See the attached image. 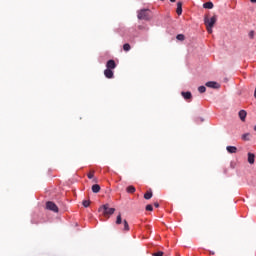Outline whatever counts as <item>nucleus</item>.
<instances>
[{
  "label": "nucleus",
  "instance_id": "obj_1",
  "mask_svg": "<svg viewBox=\"0 0 256 256\" xmlns=\"http://www.w3.org/2000/svg\"><path fill=\"white\" fill-rule=\"evenodd\" d=\"M215 23H217V16H213L212 18H204V24L206 26L208 33H213V27H215Z\"/></svg>",
  "mask_w": 256,
  "mask_h": 256
},
{
  "label": "nucleus",
  "instance_id": "obj_2",
  "mask_svg": "<svg viewBox=\"0 0 256 256\" xmlns=\"http://www.w3.org/2000/svg\"><path fill=\"white\" fill-rule=\"evenodd\" d=\"M137 18L140 19V21H151V10L142 9L138 11Z\"/></svg>",
  "mask_w": 256,
  "mask_h": 256
},
{
  "label": "nucleus",
  "instance_id": "obj_3",
  "mask_svg": "<svg viewBox=\"0 0 256 256\" xmlns=\"http://www.w3.org/2000/svg\"><path fill=\"white\" fill-rule=\"evenodd\" d=\"M99 211H102L104 217L110 218L113 213H115V208H110L109 204H104L99 208Z\"/></svg>",
  "mask_w": 256,
  "mask_h": 256
},
{
  "label": "nucleus",
  "instance_id": "obj_4",
  "mask_svg": "<svg viewBox=\"0 0 256 256\" xmlns=\"http://www.w3.org/2000/svg\"><path fill=\"white\" fill-rule=\"evenodd\" d=\"M46 209L49 211H53L54 213H59V207H57V204L55 202L48 201L46 203Z\"/></svg>",
  "mask_w": 256,
  "mask_h": 256
},
{
  "label": "nucleus",
  "instance_id": "obj_5",
  "mask_svg": "<svg viewBox=\"0 0 256 256\" xmlns=\"http://www.w3.org/2000/svg\"><path fill=\"white\" fill-rule=\"evenodd\" d=\"M206 87H210L211 89H219L221 86L217 82L210 81L206 83Z\"/></svg>",
  "mask_w": 256,
  "mask_h": 256
},
{
  "label": "nucleus",
  "instance_id": "obj_6",
  "mask_svg": "<svg viewBox=\"0 0 256 256\" xmlns=\"http://www.w3.org/2000/svg\"><path fill=\"white\" fill-rule=\"evenodd\" d=\"M106 67L107 69H115V67H117V64L115 63V60H108L106 63Z\"/></svg>",
  "mask_w": 256,
  "mask_h": 256
},
{
  "label": "nucleus",
  "instance_id": "obj_7",
  "mask_svg": "<svg viewBox=\"0 0 256 256\" xmlns=\"http://www.w3.org/2000/svg\"><path fill=\"white\" fill-rule=\"evenodd\" d=\"M104 75L107 79H113V70L106 68V70H104Z\"/></svg>",
  "mask_w": 256,
  "mask_h": 256
},
{
  "label": "nucleus",
  "instance_id": "obj_8",
  "mask_svg": "<svg viewBox=\"0 0 256 256\" xmlns=\"http://www.w3.org/2000/svg\"><path fill=\"white\" fill-rule=\"evenodd\" d=\"M176 13H177V15L183 14V2H177Z\"/></svg>",
  "mask_w": 256,
  "mask_h": 256
},
{
  "label": "nucleus",
  "instance_id": "obj_9",
  "mask_svg": "<svg viewBox=\"0 0 256 256\" xmlns=\"http://www.w3.org/2000/svg\"><path fill=\"white\" fill-rule=\"evenodd\" d=\"M248 163H250V165H253V163H255V154L248 153Z\"/></svg>",
  "mask_w": 256,
  "mask_h": 256
},
{
  "label": "nucleus",
  "instance_id": "obj_10",
  "mask_svg": "<svg viewBox=\"0 0 256 256\" xmlns=\"http://www.w3.org/2000/svg\"><path fill=\"white\" fill-rule=\"evenodd\" d=\"M239 117L241 119V121H245L246 117H247V111L245 110H240L239 111Z\"/></svg>",
  "mask_w": 256,
  "mask_h": 256
},
{
  "label": "nucleus",
  "instance_id": "obj_11",
  "mask_svg": "<svg viewBox=\"0 0 256 256\" xmlns=\"http://www.w3.org/2000/svg\"><path fill=\"white\" fill-rule=\"evenodd\" d=\"M181 95L184 99L188 100L191 99L193 97V95L191 94V92H181Z\"/></svg>",
  "mask_w": 256,
  "mask_h": 256
},
{
  "label": "nucleus",
  "instance_id": "obj_12",
  "mask_svg": "<svg viewBox=\"0 0 256 256\" xmlns=\"http://www.w3.org/2000/svg\"><path fill=\"white\" fill-rule=\"evenodd\" d=\"M226 151H228V153H237V147H235V146H227L226 147Z\"/></svg>",
  "mask_w": 256,
  "mask_h": 256
},
{
  "label": "nucleus",
  "instance_id": "obj_13",
  "mask_svg": "<svg viewBox=\"0 0 256 256\" xmlns=\"http://www.w3.org/2000/svg\"><path fill=\"white\" fill-rule=\"evenodd\" d=\"M92 191H93L94 193H99V191H101V186H99V184H94V185L92 186Z\"/></svg>",
  "mask_w": 256,
  "mask_h": 256
},
{
  "label": "nucleus",
  "instance_id": "obj_14",
  "mask_svg": "<svg viewBox=\"0 0 256 256\" xmlns=\"http://www.w3.org/2000/svg\"><path fill=\"white\" fill-rule=\"evenodd\" d=\"M204 9H213V2H206L203 4Z\"/></svg>",
  "mask_w": 256,
  "mask_h": 256
},
{
  "label": "nucleus",
  "instance_id": "obj_15",
  "mask_svg": "<svg viewBox=\"0 0 256 256\" xmlns=\"http://www.w3.org/2000/svg\"><path fill=\"white\" fill-rule=\"evenodd\" d=\"M151 197H153V192H151V191H148L144 194V199H146V200L151 199Z\"/></svg>",
  "mask_w": 256,
  "mask_h": 256
},
{
  "label": "nucleus",
  "instance_id": "obj_16",
  "mask_svg": "<svg viewBox=\"0 0 256 256\" xmlns=\"http://www.w3.org/2000/svg\"><path fill=\"white\" fill-rule=\"evenodd\" d=\"M127 193H135L136 189L135 186H128L126 188Z\"/></svg>",
  "mask_w": 256,
  "mask_h": 256
},
{
  "label": "nucleus",
  "instance_id": "obj_17",
  "mask_svg": "<svg viewBox=\"0 0 256 256\" xmlns=\"http://www.w3.org/2000/svg\"><path fill=\"white\" fill-rule=\"evenodd\" d=\"M121 223H123V219L121 218V213H119L116 218V225H121Z\"/></svg>",
  "mask_w": 256,
  "mask_h": 256
},
{
  "label": "nucleus",
  "instance_id": "obj_18",
  "mask_svg": "<svg viewBox=\"0 0 256 256\" xmlns=\"http://www.w3.org/2000/svg\"><path fill=\"white\" fill-rule=\"evenodd\" d=\"M123 50L124 51H131V45L129 43H126L123 45Z\"/></svg>",
  "mask_w": 256,
  "mask_h": 256
},
{
  "label": "nucleus",
  "instance_id": "obj_19",
  "mask_svg": "<svg viewBox=\"0 0 256 256\" xmlns=\"http://www.w3.org/2000/svg\"><path fill=\"white\" fill-rule=\"evenodd\" d=\"M176 39H177L178 41H185V35H183V34H178V35L176 36Z\"/></svg>",
  "mask_w": 256,
  "mask_h": 256
},
{
  "label": "nucleus",
  "instance_id": "obj_20",
  "mask_svg": "<svg viewBox=\"0 0 256 256\" xmlns=\"http://www.w3.org/2000/svg\"><path fill=\"white\" fill-rule=\"evenodd\" d=\"M249 137H251V134H249V133H246V134L242 135L243 141H249Z\"/></svg>",
  "mask_w": 256,
  "mask_h": 256
},
{
  "label": "nucleus",
  "instance_id": "obj_21",
  "mask_svg": "<svg viewBox=\"0 0 256 256\" xmlns=\"http://www.w3.org/2000/svg\"><path fill=\"white\" fill-rule=\"evenodd\" d=\"M198 91L199 93H205L207 91V88L205 86H199Z\"/></svg>",
  "mask_w": 256,
  "mask_h": 256
},
{
  "label": "nucleus",
  "instance_id": "obj_22",
  "mask_svg": "<svg viewBox=\"0 0 256 256\" xmlns=\"http://www.w3.org/2000/svg\"><path fill=\"white\" fill-rule=\"evenodd\" d=\"M88 179H93V177H95V171H90L87 175Z\"/></svg>",
  "mask_w": 256,
  "mask_h": 256
},
{
  "label": "nucleus",
  "instance_id": "obj_23",
  "mask_svg": "<svg viewBox=\"0 0 256 256\" xmlns=\"http://www.w3.org/2000/svg\"><path fill=\"white\" fill-rule=\"evenodd\" d=\"M82 205H83V207H89V205H91V201H89V200H84V201L82 202Z\"/></svg>",
  "mask_w": 256,
  "mask_h": 256
},
{
  "label": "nucleus",
  "instance_id": "obj_24",
  "mask_svg": "<svg viewBox=\"0 0 256 256\" xmlns=\"http://www.w3.org/2000/svg\"><path fill=\"white\" fill-rule=\"evenodd\" d=\"M123 223H124V231H129V223L127 222V220H124Z\"/></svg>",
  "mask_w": 256,
  "mask_h": 256
},
{
  "label": "nucleus",
  "instance_id": "obj_25",
  "mask_svg": "<svg viewBox=\"0 0 256 256\" xmlns=\"http://www.w3.org/2000/svg\"><path fill=\"white\" fill-rule=\"evenodd\" d=\"M248 36L251 38V39H254L255 38V30H252L249 32Z\"/></svg>",
  "mask_w": 256,
  "mask_h": 256
},
{
  "label": "nucleus",
  "instance_id": "obj_26",
  "mask_svg": "<svg viewBox=\"0 0 256 256\" xmlns=\"http://www.w3.org/2000/svg\"><path fill=\"white\" fill-rule=\"evenodd\" d=\"M146 211H153V205L148 204V205L146 206Z\"/></svg>",
  "mask_w": 256,
  "mask_h": 256
},
{
  "label": "nucleus",
  "instance_id": "obj_27",
  "mask_svg": "<svg viewBox=\"0 0 256 256\" xmlns=\"http://www.w3.org/2000/svg\"><path fill=\"white\" fill-rule=\"evenodd\" d=\"M153 256H163V252L159 251L153 254Z\"/></svg>",
  "mask_w": 256,
  "mask_h": 256
},
{
  "label": "nucleus",
  "instance_id": "obj_28",
  "mask_svg": "<svg viewBox=\"0 0 256 256\" xmlns=\"http://www.w3.org/2000/svg\"><path fill=\"white\" fill-rule=\"evenodd\" d=\"M154 207L159 208V204L157 202H155Z\"/></svg>",
  "mask_w": 256,
  "mask_h": 256
},
{
  "label": "nucleus",
  "instance_id": "obj_29",
  "mask_svg": "<svg viewBox=\"0 0 256 256\" xmlns=\"http://www.w3.org/2000/svg\"><path fill=\"white\" fill-rule=\"evenodd\" d=\"M251 3H256V0H250Z\"/></svg>",
  "mask_w": 256,
  "mask_h": 256
},
{
  "label": "nucleus",
  "instance_id": "obj_30",
  "mask_svg": "<svg viewBox=\"0 0 256 256\" xmlns=\"http://www.w3.org/2000/svg\"><path fill=\"white\" fill-rule=\"evenodd\" d=\"M171 1V3H175L177 0H170Z\"/></svg>",
  "mask_w": 256,
  "mask_h": 256
},
{
  "label": "nucleus",
  "instance_id": "obj_31",
  "mask_svg": "<svg viewBox=\"0 0 256 256\" xmlns=\"http://www.w3.org/2000/svg\"><path fill=\"white\" fill-rule=\"evenodd\" d=\"M93 181H94V183H96V182H97V179H94Z\"/></svg>",
  "mask_w": 256,
  "mask_h": 256
},
{
  "label": "nucleus",
  "instance_id": "obj_32",
  "mask_svg": "<svg viewBox=\"0 0 256 256\" xmlns=\"http://www.w3.org/2000/svg\"><path fill=\"white\" fill-rule=\"evenodd\" d=\"M254 131H256V125L254 126Z\"/></svg>",
  "mask_w": 256,
  "mask_h": 256
},
{
  "label": "nucleus",
  "instance_id": "obj_33",
  "mask_svg": "<svg viewBox=\"0 0 256 256\" xmlns=\"http://www.w3.org/2000/svg\"><path fill=\"white\" fill-rule=\"evenodd\" d=\"M160 1H165V0H160Z\"/></svg>",
  "mask_w": 256,
  "mask_h": 256
}]
</instances>
